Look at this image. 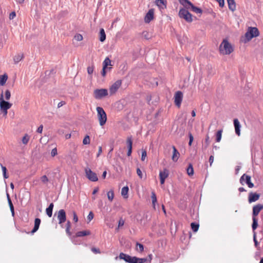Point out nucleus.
Instances as JSON below:
<instances>
[{
    "instance_id": "f257e3e1",
    "label": "nucleus",
    "mask_w": 263,
    "mask_h": 263,
    "mask_svg": "<svg viewBox=\"0 0 263 263\" xmlns=\"http://www.w3.org/2000/svg\"><path fill=\"white\" fill-rule=\"evenodd\" d=\"M259 35V31L256 27H249L244 36L242 37L241 41L244 43L250 41L253 38Z\"/></svg>"
},
{
    "instance_id": "f03ea898",
    "label": "nucleus",
    "mask_w": 263,
    "mask_h": 263,
    "mask_svg": "<svg viewBox=\"0 0 263 263\" xmlns=\"http://www.w3.org/2000/svg\"><path fill=\"white\" fill-rule=\"evenodd\" d=\"M178 16L180 18L184 19L187 23H191L193 21L192 14L187 9L181 8L179 11Z\"/></svg>"
},
{
    "instance_id": "7ed1b4c3",
    "label": "nucleus",
    "mask_w": 263,
    "mask_h": 263,
    "mask_svg": "<svg viewBox=\"0 0 263 263\" xmlns=\"http://www.w3.org/2000/svg\"><path fill=\"white\" fill-rule=\"evenodd\" d=\"M97 111V116L101 126H103L107 121V115L101 107H97L96 108Z\"/></svg>"
},
{
    "instance_id": "20e7f679",
    "label": "nucleus",
    "mask_w": 263,
    "mask_h": 263,
    "mask_svg": "<svg viewBox=\"0 0 263 263\" xmlns=\"http://www.w3.org/2000/svg\"><path fill=\"white\" fill-rule=\"evenodd\" d=\"M219 50L220 53L222 54H230V43L227 39L223 40L219 46Z\"/></svg>"
},
{
    "instance_id": "39448f33",
    "label": "nucleus",
    "mask_w": 263,
    "mask_h": 263,
    "mask_svg": "<svg viewBox=\"0 0 263 263\" xmlns=\"http://www.w3.org/2000/svg\"><path fill=\"white\" fill-rule=\"evenodd\" d=\"M108 94V90L105 88L96 89L93 91V97L97 100L102 99Z\"/></svg>"
},
{
    "instance_id": "423d86ee",
    "label": "nucleus",
    "mask_w": 263,
    "mask_h": 263,
    "mask_svg": "<svg viewBox=\"0 0 263 263\" xmlns=\"http://www.w3.org/2000/svg\"><path fill=\"white\" fill-rule=\"evenodd\" d=\"M90 234V232L89 230L79 231L75 235L71 236L70 238L73 243H74V245H79L80 244V242H75V239H77V238L87 236Z\"/></svg>"
},
{
    "instance_id": "0eeeda50",
    "label": "nucleus",
    "mask_w": 263,
    "mask_h": 263,
    "mask_svg": "<svg viewBox=\"0 0 263 263\" xmlns=\"http://www.w3.org/2000/svg\"><path fill=\"white\" fill-rule=\"evenodd\" d=\"M12 106V104L10 102L4 100L3 93L0 95V108L1 110H8Z\"/></svg>"
},
{
    "instance_id": "6e6552de",
    "label": "nucleus",
    "mask_w": 263,
    "mask_h": 263,
    "mask_svg": "<svg viewBox=\"0 0 263 263\" xmlns=\"http://www.w3.org/2000/svg\"><path fill=\"white\" fill-rule=\"evenodd\" d=\"M85 174L87 178L91 181L96 182L98 180L97 175L92 171L90 168L85 169Z\"/></svg>"
},
{
    "instance_id": "1a4fd4ad",
    "label": "nucleus",
    "mask_w": 263,
    "mask_h": 263,
    "mask_svg": "<svg viewBox=\"0 0 263 263\" xmlns=\"http://www.w3.org/2000/svg\"><path fill=\"white\" fill-rule=\"evenodd\" d=\"M122 84V81L118 80L116 81L109 88L110 95L115 93Z\"/></svg>"
},
{
    "instance_id": "9d476101",
    "label": "nucleus",
    "mask_w": 263,
    "mask_h": 263,
    "mask_svg": "<svg viewBox=\"0 0 263 263\" xmlns=\"http://www.w3.org/2000/svg\"><path fill=\"white\" fill-rule=\"evenodd\" d=\"M183 98V93L180 91H178L176 92L175 96H174V102L175 105L178 107H180Z\"/></svg>"
},
{
    "instance_id": "9b49d317",
    "label": "nucleus",
    "mask_w": 263,
    "mask_h": 263,
    "mask_svg": "<svg viewBox=\"0 0 263 263\" xmlns=\"http://www.w3.org/2000/svg\"><path fill=\"white\" fill-rule=\"evenodd\" d=\"M240 182L243 184V182H245V183L248 185V187L250 188H252L254 186V184L251 181V177L246 174H243L241 178H240Z\"/></svg>"
},
{
    "instance_id": "f8f14e48",
    "label": "nucleus",
    "mask_w": 263,
    "mask_h": 263,
    "mask_svg": "<svg viewBox=\"0 0 263 263\" xmlns=\"http://www.w3.org/2000/svg\"><path fill=\"white\" fill-rule=\"evenodd\" d=\"M119 257L120 259L124 260L127 263H133L134 256H131L123 252L120 253Z\"/></svg>"
},
{
    "instance_id": "ddd939ff",
    "label": "nucleus",
    "mask_w": 263,
    "mask_h": 263,
    "mask_svg": "<svg viewBox=\"0 0 263 263\" xmlns=\"http://www.w3.org/2000/svg\"><path fill=\"white\" fill-rule=\"evenodd\" d=\"M58 219H59V223L62 224L66 220V215L64 210L61 209L59 211L58 214Z\"/></svg>"
},
{
    "instance_id": "4468645a",
    "label": "nucleus",
    "mask_w": 263,
    "mask_h": 263,
    "mask_svg": "<svg viewBox=\"0 0 263 263\" xmlns=\"http://www.w3.org/2000/svg\"><path fill=\"white\" fill-rule=\"evenodd\" d=\"M154 16V10L153 9H151L146 14L144 17V22L146 23H150L153 19Z\"/></svg>"
},
{
    "instance_id": "2eb2a0df",
    "label": "nucleus",
    "mask_w": 263,
    "mask_h": 263,
    "mask_svg": "<svg viewBox=\"0 0 263 263\" xmlns=\"http://www.w3.org/2000/svg\"><path fill=\"white\" fill-rule=\"evenodd\" d=\"M168 176V171L166 168H164L163 171H160L159 173L160 181L161 184L164 183L165 179Z\"/></svg>"
},
{
    "instance_id": "dca6fc26",
    "label": "nucleus",
    "mask_w": 263,
    "mask_h": 263,
    "mask_svg": "<svg viewBox=\"0 0 263 263\" xmlns=\"http://www.w3.org/2000/svg\"><path fill=\"white\" fill-rule=\"evenodd\" d=\"M154 2L160 10H164L167 7L166 0H155Z\"/></svg>"
},
{
    "instance_id": "f3484780",
    "label": "nucleus",
    "mask_w": 263,
    "mask_h": 263,
    "mask_svg": "<svg viewBox=\"0 0 263 263\" xmlns=\"http://www.w3.org/2000/svg\"><path fill=\"white\" fill-rule=\"evenodd\" d=\"M263 209V204H258L253 208V217H256L259 212Z\"/></svg>"
},
{
    "instance_id": "a211bd4d",
    "label": "nucleus",
    "mask_w": 263,
    "mask_h": 263,
    "mask_svg": "<svg viewBox=\"0 0 263 263\" xmlns=\"http://www.w3.org/2000/svg\"><path fill=\"white\" fill-rule=\"evenodd\" d=\"M233 124H234L235 134L238 136H240L241 125H240V123L239 120L237 119H234Z\"/></svg>"
},
{
    "instance_id": "6ab92c4d",
    "label": "nucleus",
    "mask_w": 263,
    "mask_h": 263,
    "mask_svg": "<svg viewBox=\"0 0 263 263\" xmlns=\"http://www.w3.org/2000/svg\"><path fill=\"white\" fill-rule=\"evenodd\" d=\"M127 156H131V154L132 153V148H133V140H132V137L129 136L127 138Z\"/></svg>"
},
{
    "instance_id": "aec40b11",
    "label": "nucleus",
    "mask_w": 263,
    "mask_h": 263,
    "mask_svg": "<svg viewBox=\"0 0 263 263\" xmlns=\"http://www.w3.org/2000/svg\"><path fill=\"white\" fill-rule=\"evenodd\" d=\"M260 195L257 193H250L249 195L248 200L250 203L255 202L258 200L259 198Z\"/></svg>"
},
{
    "instance_id": "412c9836",
    "label": "nucleus",
    "mask_w": 263,
    "mask_h": 263,
    "mask_svg": "<svg viewBox=\"0 0 263 263\" xmlns=\"http://www.w3.org/2000/svg\"><path fill=\"white\" fill-rule=\"evenodd\" d=\"M172 148H173V155H172V159L174 162H177L178 160L179 157L180 156V154L175 146H173Z\"/></svg>"
},
{
    "instance_id": "4be33fe9",
    "label": "nucleus",
    "mask_w": 263,
    "mask_h": 263,
    "mask_svg": "<svg viewBox=\"0 0 263 263\" xmlns=\"http://www.w3.org/2000/svg\"><path fill=\"white\" fill-rule=\"evenodd\" d=\"M179 3L183 6L184 9H189L193 4L189 0H178Z\"/></svg>"
},
{
    "instance_id": "5701e85b",
    "label": "nucleus",
    "mask_w": 263,
    "mask_h": 263,
    "mask_svg": "<svg viewBox=\"0 0 263 263\" xmlns=\"http://www.w3.org/2000/svg\"><path fill=\"white\" fill-rule=\"evenodd\" d=\"M41 220L39 218H36L34 220V226L33 229L31 230V233L33 234L36 232L39 228L40 225L41 224Z\"/></svg>"
},
{
    "instance_id": "b1692460",
    "label": "nucleus",
    "mask_w": 263,
    "mask_h": 263,
    "mask_svg": "<svg viewBox=\"0 0 263 263\" xmlns=\"http://www.w3.org/2000/svg\"><path fill=\"white\" fill-rule=\"evenodd\" d=\"M54 204L53 203H50L48 208L46 209V213L47 216L51 217L52 215V211L53 209Z\"/></svg>"
},
{
    "instance_id": "393cba45",
    "label": "nucleus",
    "mask_w": 263,
    "mask_h": 263,
    "mask_svg": "<svg viewBox=\"0 0 263 263\" xmlns=\"http://www.w3.org/2000/svg\"><path fill=\"white\" fill-rule=\"evenodd\" d=\"M106 40V34L104 29L101 28L99 32V40L101 42H103Z\"/></svg>"
},
{
    "instance_id": "a878e982",
    "label": "nucleus",
    "mask_w": 263,
    "mask_h": 263,
    "mask_svg": "<svg viewBox=\"0 0 263 263\" xmlns=\"http://www.w3.org/2000/svg\"><path fill=\"white\" fill-rule=\"evenodd\" d=\"M148 260L147 258H138L134 256L133 263H144Z\"/></svg>"
},
{
    "instance_id": "bb28decb",
    "label": "nucleus",
    "mask_w": 263,
    "mask_h": 263,
    "mask_svg": "<svg viewBox=\"0 0 263 263\" xmlns=\"http://www.w3.org/2000/svg\"><path fill=\"white\" fill-rule=\"evenodd\" d=\"M8 79V76L7 74L5 73L0 76V85L3 86L5 84L7 80Z\"/></svg>"
},
{
    "instance_id": "cd10ccee",
    "label": "nucleus",
    "mask_w": 263,
    "mask_h": 263,
    "mask_svg": "<svg viewBox=\"0 0 263 263\" xmlns=\"http://www.w3.org/2000/svg\"><path fill=\"white\" fill-rule=\"evenodd\" d=\"M186 172L189 176H191L194 175V168L193 165L191 163H189L187 168H186Z\"/></svg>"
},
{
    "instance_id": "c85d7f7f",
    "label": "nucleus",
    "mask_w": 263,
    "mask_h": 263,
    "mask_svg": "<svg viewBox=\"0 0 263 263\" xmlns=\"http://www.w3.org/2000/svg\"><path fill=\"white\" fill-rule=\"evenodd\" d=\"M191 8L192 11L197 14H201L203 12L202 10L200 8L194 6L193 4H192L191 6Z\"/></svg>"
},
{
    "instance_id": "c756f323",
    "label": "nucleus",
    "mask_w": 263,
    "mask_h": 263,
    "mask_svg": "<svg viewBox=\"0 0 263 263\" xmlns=\"http://www.w3.org/2000/svg\"><path fill=\"white\" fill-rule=\"evenodd\" d=\"M71 223L70 221L68 220L66 224V232L68 236L70 237L72 236L71 232H70Z\"/></svg>"
},
{
    "instance_id": "7c9ffc66",
    "label": "nucleus",
    "mask_w": 263,
    "mask_h": 263,
    "mask_svg": "<svg viewBox=\"0 0 263 263\" xmlns=\"http://www.w3.org/2000/svg\"><path fill=\"white\" fill-rule=\"evenodd\" d=\"M210 144L209 137L208 135H206V138L204 140V142L202 144V149L203 151H204L206 149L208 146Z\"/></svg>"
},
{
    "instance_id": "2f4dec72",
    "label": "nucleus",
    "mask_w": 263,
    "mask_h": 263,
    "mask_svg": "<svg viewBox=\"0 0 263 263\" xmlns=\"http://www.w3.org/2000/svg\"><path fill=\"white\" fill-rule=\"evenodd\" d=\"M129 191V188L127 186L122 187L121 190V194L125 198H127V194Z\"/></svg>"
},
{
    "instance_id": "473e14b6",
    "label": "nucleus",
    "mask_w": 263,
    "mask_h": 263,
    "mask_svg": "<svg viewBox=\"0 0 263 263\" xmlns=\"http://www.w3.org/2000/svg\"><path fill=\"white\" fill-rule=\"evenodd\" d=\"M191 227L192 231L194 232H196L199 229V224L195 222H193L191 224Z\"/></svg>"
},
{
    "instance_id": "72a5a7b5",
    "label": "nucleus",
    "mask_w": 263,
    "mask_h": 263,
    "mask_svg": "<svg viewBox=\"0 0 263 263\" xmlns=\"http://www.w3.org/2000/svg\"><path fill=\"white\" fill-rule=\"evenodd\" d=\"M151 198H152L153 206L154 209H155L156 203L157 202V197H156V195L154 192H152Z\"/></svg>"
},
{
    "instance_id": "f704fd0d",
    "label": "nucleus",
    "mask_w": 263,
    "mask_h": 263,
    "mask_svg": "<svg viewBox=\"0 0 263 263\" xmlns=\"http://www.w3.org/2000/svg\"><path fill=\"white\" fill-rule=\"evenodd\" d=\"M24 58L23 54H18L16 55L14 58L13 60L15 63H18L20 61H21Z\"/></svg>"
},
{
    "instance_id": "c9c22d12",
    "label": "nucleus",
    "mask_w": 263,
    "mask_h": 263,
    "mask_svg": "<svg viewBox=\"0 0 263 263\" xmlns=\"http://www.w3.org/2000/svg\"><path fill=\"white\" fill-rule=\"evenodd\" d=\"M110 65H111V60L109 59V58H106L103 62V67H104V68H107V66Z\"/></svg>"
},
{
    "instance_id": "e433bc0d",
    "label": "nucleus",
    "mask_w": 263,
    "mask_h": 263,
    "mask_svg": "<svg viewBox=\"0 0 263 263\" xmlns=\"http://www.w3.org/2000/svg\"><path fill=\"white\" fill-rule=\"evenodd\" d=\"M30 138V136H29L27 134H25L22 139V143L26 145L28 143Z\"/></svg>"
},
{
    "instance_id": "4c0bfd02",
    "label": "nucleus",
    "mask_w": 263,
    "mask_h": 263,
    "mask_svg": "<svg viewBox=\"0 0 263 263\" xmlns=\"http://www.w3.org/2000/svg\"><path fill=\"white\" fill-rule=\"evenodd\" d=\"M136 245V250L138 252L141 253L144 251V246L142 243L137 242Z\"/></svg>"
},
{
    "instance_id": "58836bf2",
    "label": "nucleus",
    "mask_w": 263,
    "mask_h": 263,
    "mask_svg": "<svg viewBox=\"0 0 263 263\" xmlns=\"http://www.w3.org/2000/svg\"><path fill=\"white\" fill-rule=\"evenodd\" d=\"M107 197H108V200L110 201H112L113 199H114V191L112 190L109 191L107 192Z\"/></svg>"
},
{
    "instance_id": "ea45409f",
    "label": "nucleus",
    "mask_w": 263,
    "mask_h": 263,
    "mask_svg": "<svg viewBox=\"0 0 263 263\" xmlns=\"http://www.w3.org/2000/svg\"><path fill=\"white\" fill-rule=\"evenodd\" d=\"M258 226L257 219L256 217H253L252 229L253 231L256 229Z\"/></svg>"
},
{
    "instance_id": "a19ab883",
    "label": "nucleus",
    "mask_w": 263,
    "mask_h": 263,
    "mask_svg": "<svg viewBox=\"0 0 263 263\" xmlns=\"http://www.w3.org/2000/svg\"><path fill=\"white\" fill-rule=\"evenodd\" d=\"M221 136H222V131L221 130L217 131L216 133V142H218L221 140Z\"/></svg>"
},
{
    "instance_id": "79ce46f5",
    "label": "nucleus",
    "mask_w": 263,
    "mask_h": 263,
    "mask_svg": "<svg viewBox=\"0 0 263 263\" xmlns=\"http://www.w3.org/2000/svg\"><path fill=\"white\" fill-rule=\"evenodd\" d=\"M90 140L88 135H86L83 140V144L84 145L88 144L90 143Z\"/></svg>"
},
{
    "instance_id": "37998d69",
    "label": "nucleus",
    "mask_w": 263,
    "mask_h": 263,
    "mask_svg": "<svg viewBox=\"0 0 263 263\" xmlns=\"http://www.w3.org/2000/svg\"><path fill=\"white\" fill-rule=\"evenodd\" d=\"M93 217L94 214L93 212L92 211H90L87 217V219L88 221L87 222H89L93 218Z\"/></svg>"
},
{
    "instance_id": "c03bdc74",
    "label": "nucleus",
    "mask_w": 263,
    "mask_h": 263,
    "mask_svg": "<svg viewBox=\"0 0 263 263\" xmlns=\"http://www.w3.org/2000/svg\"><path fill=\"white\" fill-rule=\"evenodd\" d=\"M11 97V93L10 91L7 89L5 91V97L6 100H8L10 99Z\"/></svg>"
},
{
    "instance_id": "a18cd8bd",
    "label": "nucleus",
    "mask_w": 263,
    "mask_h": 263,
    "mask_svg": "<svg viewBox=\"0 0 263 263\" xmlns=\"http://www.w3.org/2000/svg\"><path fill=\"white\" fill-rule=\"evenodd\" d=\"M41 181L44 183H46L49 181V179L46 175H43L41 177Z\"/></svg>"
},
{
    "instance_id": "49530a36",
    "label": "nucleus",
    "mask_w": 263,
    "mask_h": 263,
    "mask_svg": "<svg viewBox=\"0 0 263 263\" xmlns=\"http://www.w3.org/2000/svg\"><path fill=\"white\" fill-rule=\"evenodd\" d=\"M74 39L78 41H81L83 40V36L81 34H77L74 36Z\"/></svg>"
},
{
    "instance_id": "de8ad7c7",
    "label": "nucleus",
    "mask_w": 263,
    "mask_h": 263,
    "mask_svg": "<svg viewBox=\"0 0 263 263\" xmlns=\"http://www.w3.org/2000/svg\"><path fill=\"white\" fill-rule=\"evenodd\" d=\"M147 153L145 150H143L141 153V160L144 161L145 157H146Z\"/></svg>"
},
{
    "instance_id": "09e8293b",
    "label": "nucleus",
    "mask_w": 263,
    "mask_h": 263,
    "mask_svg": "<svg viewBox=\"0 0 263 263\" xmlns=\"http://www.w3.org/2000/svg\"><path fill=\"white\" fill-rule=\"evenodd\" d=\"M142 35L146 40H148L150 38L148 32L147 31H143L142 32Z\"/></svg>"
},
{
    "instance_id": "8fccbe9b",
    "label": "nucleus",
    "mask_w": 263,
    "mask_h": 263,
    "mask_svg": "<svg viewBox=\"0 0 263 263\" xmlns=\"http://www.w3.org/2000/svg\"><path fill=\"white\" fill-rule=\"evenodd\" d=\"M58 154L57 148H54L51 150V156L53 157L56 156Z\"/></svg>"
},
{
    "instance_id": "3c124183",
    "label": "nucleus",
    "mask_w": 263,
    "mask_h": 263,
    "mask_svg": "<svg viewBox=\"0 0 263 263\" xmlns=\"http://www.w3.org/2000/svg\"><path fill=\"white\" fill-rule=\"evenodd\" d=\"M236 9V4L234 0H231V11H234Z\"/></svg>"
},
{
    "instance_id": "603ef678",
    "label": "nucleus",
    "mask_w": 263,
    "mask_h": 263,
    "mask_svg": "<svg viewBox=\"0 0 263 263\" xmlns=\"http://www.w3.org/2000/svg\"><path fill=\"white\" fill-rule=\"evenodd\" d=\"M137 173L140 178L142 179L143 178L142 173L139 168H137Z\"/></svg>"
},
{
    "instance_id": "864d4df0",
    "label": "nucleus",
    "mask_w": 263,
    "mask_h": 263,
    "mask_svg": "<svg viewBox=\"0 0 263 263\" xmlns=\"http://www.w3.org/2000/svg\"><path fill=\"white\" fill-rule=\"evenodd\" d=\"M93 71V66H88L87 67V72L89 74H91Z\"/></svg>"
},
{
    "instance_id": "5fc2aeb1",
    "label": "nucleus",
    "mask_w": 263,
    "mask_h": 263,
    "mask_svg": "<svg viewBox=\"0 0 263 263\" xmlns=\"http://www.w3.org/2000/svg\"><path fill=\"white\" fill-rule=\"evenodd\" d=\"M73 220L75 222L78 221V217L75 212H73Z\"/></svg>"
},
{
    "instance_id": "6e6d98bb",
    "label": "nucleus",
    "mask_w": 263,
    "mask_h": 263,
    "mask_svg": "<svg viewBox=\"0 0 263 263\" xmlns=\"http://www.w3.org/2000/svg\"><path fill=\"white\" fill-rule=\"evenodd\" d=\"M16 16V13L14 11L11 12L9 15L10 20H13Z\"/></svg>"
},
{
    "instance_id": "4d7b16f0",
    "label": "nucleus",
    "mask_w": 263,
    "mask_h": 263,
    "mask_svg": "<svg viewBox=\"0 0 263 263\" xmlns=\"http://www.w3.org/2000/svg\"><path fill=\"white\" fill-rule=\"evenodd\" d=\"M91 251L95 254L100 253V251L99 249L96 248H92L91 249Z\"/></svg>"
},
{
    "instance_id": "13d9d810",
    "label": "nucleus",
    "mask_w": 263,
    "mask_h": 263,
    "mask_svg": "<svg viewBox=\"0 0 263 263\" xmlns=\"http://www.w3.org/2000/svg\"><path fill=\"white\" fill-rule=\"evenodd\" d=\"M220 7H223L224 5V0H217Z\"/></svg>"
},
{
    "instance_id": "bf43d9fd",
    "label": "nucleus",
    "mask_w": 263,
    "mask_h": 263,
    "mask_svg": "<svg viewBox=\"0 0 263 263\" xmlns=\"http://www.w3.org/2000/svg\"><path fill=\"white\" fill-rule=\"evenodd\" d=\"M43 126L41 125L37 129L36 132L38 133H42L43 131Z\"/></svg>"
},
{
    "instance_id": "052dcab7",
    "label": "nucleus",
    "mask_w": 263,
    "mask_h": 263,
    "mask_svg": "<svg viewBox=\"0 0 263 263\" xmlns=\"http://www.w3.org/2000/svg\"><path fill=\"white\" fill-rule=\"evenodd\" d=\"M124 224V221L123 219H120L118 222V227H122Z\"/></svg>"
},
{
    "instance_id": "680f3d73",
    "label": "nucleus",
    "mask_w": 263,
    "mask_h": 263,
    "mask_svg": "<svg viewBox=\"0 0 263 263\" xmlns=\"http://www.w3.org/2000/svg\"><path fill=\"white\" fill-rule=\"evenodd\" d=\"M9 207H10V209L12 216H14L15 213H14V208L13 205H11Z\"/></svg>"
},
{
    "instance_id": "e2e57ef3",
    "label": "nucleus",
    "mask_w": 263,
    "mask_h": 263,
    "mask_svg": "<svg viewBox=\"0 0 263 263\" xmlns=\"http://www.w3.org/2000/svg\"><path fill=\"white\" fill-rule=\"evenodd\" d=\"M25 196H28L29 198H30V193L28 192H26L24 194H23V197L22 198V200H23V199L25 198Z\"/></svg>"
},
{
    "instance_id": "0e129e2a",
    "label": "nucleus",
    "mask_w": 263,
    "mask_h": 263,
    "mask_svg": "<svg viewBox=\"0 0 263 263\" xmlns=\"http://www.w3.org/2000/svg\"><path fill=\"white\" fill-rule=\"evenodd\" d=\"M107 68H104V67H103L102 71H101V74L102 76L104 77L106 76V69Z\"/></svg>"
},
{
    "instance_id": "69168bd1",
    "label": "nucleus",
    "mask_w": 263,
    "mask_h": 263,
    "mask_svg": "<svg viewBox=\"0 0 263 263\" xmlns=\"http://www.w3.org/2000/svg\"><path fill=\"white\" fill-rule=\"evenodd\" d=\"M102 147L101 146H99V149H98V154L97 155V157H99L100 156V155H101V154L102 153Z\"/></svg>"
},
{
    "instance_id": "338daca9",
    "label": "nucleus",
    "mask_w": 263,
    "mask_h": 263,
    "mask_svg": "<svg viewBox=\"0 0 263 263\" xmlns=\"http://www.w3.org/2000/svg\"><path fill=\"white\" fill-rule=\"evenodd\" d=\"M66 104V102L65 101H61L58 104V108H60L61 107H62V106H63L64 105H65Z\"/></svg>"
},
{
    "instance_id": "774afa93",
    "label": "nucleus",
    "mask_w": 263,
    "mask_h": 263,
    "mask_svg": "<svg viewBox=\"0 0 263 263\" xmlns=\"http://www.w3.org/2000/svg\"><path fill=\"white\" fill-rule=\"evenodd\" d=\"M213 161H214V156L211 155V156H210V157L209 158V162L210 163V165H212V164L213 162Z\"/></svg>"
}]
</instances>
